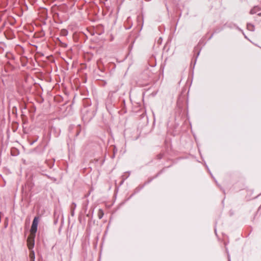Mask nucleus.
Segmentation results:
<instances>
[{
    "instance_id": "nucleus-12",
    "label": "nucleus",
    "mask_w": 261,
    "mask_h": 261,
    "mask_svg": "<svg viewBox=\"0 0 261 261\" xmlns=\"http://www.w3.org/2000/svg\"><path fill=\"white\" fill-rule=\"evenodd\" d=\"M117 152V149H116L115 147L114 148L113 153L115 154Z\"/></svg>"
},
{
    "instance_id": "nucleus-20",
    "label": "nucleus",
    "mask_w": 261,
    "mask_h": 261,
    "mask_svg": "<svg viewBox=\"0 0 261 261\" xmlns=\"http://www.w3.org/2000/svg\"><path fill=\"white\" fill-rule=\"evenodd\" d=\"M243 35H244L245 38H247V36L244 34V33H243Z\"/></svg>"
},
{
    "instance_id": "nucleus-19",
    "label": "nucleus",
    "mask_w": 261,
    "mask_h": 261,
    "mask_svg": "<svg viewBox=\"0 0 261 261\" xmlns=\"http://www.w3.org/2000/svg\"><path fill=\"white\" fill-rule=\"evenodd\" d=\"M67 34V31H65V35H66Z\"/></svg>"
},
{
    "instance_id": "nucleus-23",
    "label": "nucleus",
    "mask_w": 261,
    "mask_h": 261,
    "mask_svg": "<svg viewBox=\"0 0 261 261\" xmlns=\"http://www.w3.org/2000/svg\"><path fill=\"white\" fill-rule=\"evenodd\" d=\"M215 233H216V229H215Z\"/></svg>"
},
{
    "instance_id": "nucleus-17",
    "label": "nucleus",
    "mask_w": 261,
    "mask_h": 261,
    "mask_svg": "<svg viewBox=\"0 0 261 261\" xmlns=\"http://www.w3.org/2000/svg\"><path fill=\"white\" fill-rule=\"evenodd\" d=\"M228 261H230V256L229 255H228Z\"/></svg>"
},
{
    "instance_id": "nucleus-3",
    "label": "nucleus",
    "mask_w": 261,
    "mask_h": 261,
    "mask_svg": "<svg viewBox=\"0 0 261 261\" xmlns=\"http://www.w3.org/2000/svg\"><path fill=\"white\" fill-rule=\"evenodd\" d=\"M28 246L30 250H32L34 246V239L29 237L27 239Z\"/></svg>"
},
{
    "instance_id": "nucleus-16",
    "label": "nucleus",
    "mask_w": 261,
    "mask_h": 261,
    "mask_svg": "<svg viewBox=\"0 0 261 261\" xmlns=\"http://www.w3.org/2000/svg\"><path fill=\"white\" fill-rule=\"evenodd\" d=\"M221 30H216V31H215V33H218V32H219Z\"/></svg>"
},
{
    "instance_id": "nucleus-2",
    "label": "nucleus",
    "mask_w": 261,
    "mask_h": 261,
    "mask_svg": "<svg viewBox=\"0 0 261 261\" xmlns=\"http://www.w3.org/2000/svg\"><path fill=\"white\" fill-rule=\"evenodd\" d=\"M260 10H261L258 6H255L253 8H252L250 11V13L251 14H254L257 13V15H256V16H255L254 17V18L256 21H257L258 22L261 21V19H257V18L258 17H261V12H259Z\"/></svg>"
},
{
    "instance_id": "nucleus-21",
    "label": "nucleus",
    "mask_w": 261,
    "mask_h": 261,
    "mask_svg": "<svg viewBox=\"0 0 261 261\" xmlns=\"http://www.w3.org/2000/svg\"><path fill=\"white\" fill-rule=\"evenodd\" d=\"M51 179H53L55 181L56 180V179L55 178H51Z\"/></svg>"
},
{
    "instance_id": "nucleus-10",
    "label": "nucleus",
    "mask_w": 261,
    "mask_h": 261,
    "mask_svg": "<svg viewBox=\"0 0 261 261\" xmlns=\"http://www.w3.org/2000/svg\"><path fill=\"white\" fill-rule=\"evenodd\" d=\"M236 28H237L239 31H241V32H242V33H243V30H242L241 28H239V27H238V26H236Z\"/></svg>"
},
{
    "instance_id": "nucleus-6",
    "label": "nucleus",
    "mask_w": 261,
    "mask_h": 261,
    "mask_svg": "<svg viewBox=\"0 0 261 261\" xmlns=\"http://www.w3.org/2000/svg\"><path fill=\"white\" fill-rule=\"evenodd\" d=\"M247 29L250 31H253L254 30V26L251 23H247Z\"/></svg>"
},
{
    "instance_id": "nucleus-5",
    "label": "nucleus",
    "mask_w": 261,
    "mask_h": 261,
    "mask_svg": "<svg viewBox=\"0 0 261 261\" xmlns=\"http://www.w3.org/2000/svg\"><path fill=\"white\" fill-rule=\"evenodd\" d=\"M30 261H35V255L33 250H31L29 255Z\"/></svg>"
},
{
    "instance_id": "nucleus-9",
    "label": "nucleus",
    "mask_w": 261,
    "mask_h": 261,
    "mask_svg": "<svg viewBox=\"0 0 261 261\" xmlns=\"http://www.w3.org/2000/svg\"><path fill=\"white\" fill-rule=\"evenodd\" d=\"M236 28H237L239 31H241V32H242V33H243V30H242L241 28H239V27H238V26H236Z\"/></svg>"
},
{
    "instance_id": "nucleus-1",
    "label": "nucleus",
    "mask_w": 261,
    "mask_h": 261,
    "mask_svg": "<svg viewBox=\"0 0 261 261\" xmlns=\"http://www.w3.org/2000/svg\"><path fill=\"white\" fill-rule=\"evenodd\" d=\"M39 222V218L38 217H35L33 221L32 224L31 228V232L32 234H35L37 230V226Z\"/></svg>"
},
{
    "instance_id": "nucleus-8",
    "label": "nucleus",
    "mask_w": 261,
    "mask_h": 261,
    "mask_svg": "<svg viewBox=\"0 0 261 261\" xmlns=\"http://www.w3.org/2000/svg\"><path fill=\"white\" fill-rule=\"evenodd\" d=\"M225 26L228 27V28H232L233 26V27H236V25L235 24H225L224 25Z\"/></svg>"
},
{
    "instance_id": "nucleus-11",
    "label": "nucleus",
    "mask_w": 261,
    "mask_h": 261,
    "mask_svg": "<svg viewBox=\"0 0 261 261\" xmlns=\"http://www.w3.org/2000/svg\"><path fill=\"white\" fill-rule=\"evenodd\" d=\"M205 166H206V168L207 169V170H208V172L210 173V174L211 175L212 177H213V175H212V174L210 169H208V166L207 165H205Z\"/></svg>"
},
{
    "instance_id": "nucleus-7",
    "label": "nucleus",
    "mask_w": 261,
    "mask_h": 261,
    "mask_svg": "<svg viewBox=\"0 0 261 261\" xmlns=\"http://www.w3.org/2000/svg\"><path fill=\"white\" fill-rule=\"evenodd\" d=\"M104 213L101 209H99L98 212V217L99 219H101L103 216Z\"/></svg>"
},
{
    "instance_id": "nucleus-4",
    "label": "nucleus",
    "mask_w": 261,
    "mask_h": 261,
    "mask_svg": "<svg viewBox=\"0 0 261 261\" xmlns=\"http://www.w3.org/2000/svg\"><path fill=\"white\" fill-rule=\"evenodd\" d=\"M76 205L74 202H73L72 203V205L71 206V212L70 214L72 217H73L74 216V210L76 208Z\"/></svg>"
},
{
    "instance_id": "nucleus-15",
    "label": "nucleus",
    "mask_w": 261,
    "mask_h": 261,
    "mask_svg": "<svg viewBox=\"0 0 261 261\" xmlns=\"http://www.w3.org/2000/svg\"><path fill=\"white\" fill-rule=\"evenodd\" d=\"M115 154H114V153H113V154L111 156V158H112V159L114 158H115Z\"/></svg>"
},
{
    "instance_id": "nucleus-22",
    "label": "nucleus",
    "mask_w": 261,
    "mask_h": 261,
    "mask_svg": "<svg viewBox=\"0 0 261 261\" xmlns=\"http://www.w3.org/2000/svg\"><path fill=\"white\" fill-rule=\"evenodd\" d=\"M46 176H47V177H48V178H50L49 176H48V175H46Z\"/></svg>"
},
{
    "instance_id": "nucleus-14",
    "label": "nucleus",
    "mask_w": 261,
    "mask_h": 261,
    "mask_svg": "<svg viewBox=\"0 0 261 261\" xmlns=\"http://www.w3.org/2000/svg\"><path fill=\"white\" fill-rule=\"evenodd\" d=\"M37 141V139H35L34 141H33L32 143H30L31 145H33L35 142Z\"/></svg>"
},
{
    "instance_id": "nucleus-18",
    "label": "nucleus",
    "mask_w": 261,
    "mask_h": 261,
    "mask_svg": "<svg viewBox=\"0 0 261 261\" xmlns=\"http://www.w3.org/2000/svg\"><path fill=\"white\" fill-rule=\"evenodd\" d=\"M200 54V52L199 51L198 53H197V56H196V58H197L198 56H199Z\"/></svg>"
},
{
    "instance_id": "nucleus-13",
    "label": "nucleus",
    "mask_w": 261,
    "mask_h": 261,
    "mask_svg": "<svg viewBox=\"0 0 261 261\" xmlns=\"http://www.w3.org/2000/svg\"><path fill=\"white\" fill-rule=\"evenodd\" d=\"M54 165V162L51 163V164H49L48 165V166L50 168H51Z\"/></svg>"
}]
</instances>
